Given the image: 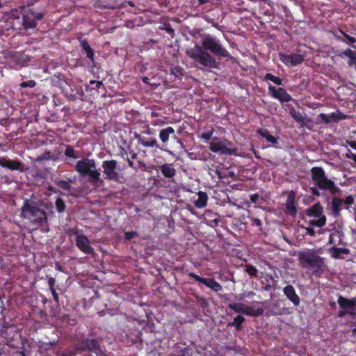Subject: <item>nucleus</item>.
<instances>
[{
  "label": "nucleus",
  "instance_id": "37998d69",
  "mask_svg": "<svg viewBox=\"0 0 356 356\" xmlns=\"http://www.w3.org/2000/svg\"><path fill=\"white\" fill-rule=\"evenodd\" d=\"M84 95V92L82 90H80V91H77L76 94H68L66 95L67 98L70 101H75L78 98L82 99V97Z\"/></svg>",
  "mask_w": 356,
  "mask_h": 356
},
{
  "label": "nucleus",
  "instance_id": "a18cd8bd",
  "mask_svg": "<svg viewBox=\"0 0 356 356\" xmlns=\"http://www.w3.org/2000/svg\"><path fill=\"white\" fill-rule=\"evenodd\" d=\"M56 356H75L73 351H67L63 350H54Z\"/></svg>",
  "mask_w": 356,
  "mask_h": 356
},
{
  "label": "nucleus",
  "instance_id": "774afa93",
  "mask_svg": "<svg viewBox=\"0 0 356 356\" xmlns=\"http://www.w3.org/2000/svg\"><path fill=\"white\" fill-rule=\"evenodd\" d=\"M348 145L354 149L356 150V141L353 140V141H350V142H348Z\"/></svg>",
  "mask_w": 356,
  "mask_h": 356
},
{
  "label": "nucleus",
  "instance_id": "9d476101",
  "mask_svg": "<svg viewBox=\"0 0 356 356\" xmlns=\"http://www.w3.org/2000/svg\"><path fill=\"white\" fill-rule=\"evenodd\" d=\"M347 118V115L342 112L338 111L337 112H332L329 114L321 113L318 115L316 118L317 124L324 123L325 124H329L330 123H337L341 120Z\"/></svg>",
  "mask_w": 356,
  "mask_h": 356
},
{
  "label": "nucleus",
  "instance_id": "bb28decb",
  "mask_svg": "<svg viewBox=\"0 0 356 356\" xmlns=\"http://www.w3.org/2000/svg\"><path fill=\"white\" fill-rule=\"evenodd\" d=\"M257 134L261 136L262 138H264L268 142L271 144H277L278 141V138L275 137L270 134L269 131L267 129L260 128L257 131Z\"/></svg>",
  "mask_w": 356,
  "mask_h": 356
},
{
  "label": "nucleus",
  "instance_id": "13d9d810",
  "mask_svg": "<svg viewBox=\"0 0 356 356\" xmlns=\"http://www.w3.org/2000/svg\"><path fill=\"white\" fill-rule=\"evenodd\" d=\"M164 29L166 31V32L170 34L172 37L173 36V35L175 34V30L173 29V28L171 26L170 24H165V28Z\"/></svg>",
  "mask_w": 356,
  "mask_h": 356
},
{
  "label": "nucleus",
  "instance_id": "6ab92c4d",
  "mask_svg": "<svg viewBox=\"0 0 356 356\" xmlns=\"http://www.w3.org/2000/svg\"><path fill=\"white\" fill-rule=\"evenodd\" d=\"M159 170L162 175L169 180L174 179L177 170L174 168L172 163H165L159 166Z\"/></svg>",
  "mask_w": 356,
  "mask_h": 356
},
{
  "label": "nucleus",
  "instance_id": "4468645a",
  "mask_svg": "<svg viewBox=\"0 0 356 356\" xmlns=\"http://www.w3.org/2000/svg\"><path fill=\"white\" fill-rule=\"evenodd\" d=\"M268 92L272 97L280 100L281 102H288L292 100L291 95L282 88H276L275 86L269 85Z\"/></svg>",
  "mask_w": 356,
  "mask_h": 356
},
{
  "label": "nucleus",
  "instance_id": "2f4dec72",
  "mask_svg": "<svg viewBox=\"0 0 356 356\" xmlns=\"http://www.w3.org/2000/svg\"><path fill=\"white\" fill-rule=\"evenodd\" d=\"M94 5L97 8L110 9H115L119 6V3L117 1H114L111 3L103 4L101 3V1H96Z\"/></svg>",
  "mask_w": 356,
  "mask_h": 356
},
{
  "label": "nucleus",
  "instance_id": "b1692460",
  "mask_svg": "<svg viewBox=\"0 0 356 356\" xmlns=\"http://www.w3.org/2000/svg\"><path fill=\"white\" fill-rule=\"evenodd\" d=\"M339 56L341 58L348 57L349 58L348 65L350 67H355L356 70V51L350 49H347L342 51Z\"/></svg>",
  "mask_w": 356,
  "mask_h": 356
},
{
  "label": "nucleus",
  "instance_id": "2eb2a0df",
  "mask_svg": "<svg viewBox=\"0 0 356 356\" xmlns=\"http://www.w3.org/2000/svg\"><path fill=\"white\" fill-rule=\"evenodd\" d=\"M279 56L280 60L288 66H296L301 64L305 60L304 56L298 54H292L289 55L280 54Z\"/></svg>",
  "mask_w": 356,
  "mask_h": 356
},
{
  "label": "nucleus",
  "instance_id": "a211bd4d",
  "mask_svg": "<svg viewBox=\"0 0 356 356\" xmlns=\"http://www.w3.org/2000/svg\"><path fill=\"white\" fill-rule=\"evenodd\" d=\"M283 293L295 306H298L300 305V297L296 293L295 289L292 285H286L283 289Z\"/></svg>",
  "mask_w": 356,
  "mask_h": 356
},
{
  "label": "nucleus",
  "instance_id": "6e6552de",
  "mask_svg": "<svg viewBox=\"0 0 356 356\" xmlns=\"http://www.w3.org/2000/svg\"><path fill=\"white\" fill-rule=\"evenodd\" d=\"M232 143L227 140H221L218 137H213L209 143V149L213 153H220L223 155H235L236 148H231Z\"/></svg>",
  "mask_w": 356,
  "mask_h": 356
},
{
  "label": "nucleus",
  "instance_id": "cd10ccee",
  "mask_svg": "<svg viewBox=\"0 0 356 356\" xmlns=\"http://www.w3.org/2000/svg\"><path fill=\"white\" fill-rule=\"evenodd\" d=\"M174 133L175 129L172 127H168L160 131L159 138L163 143H165L168 141L170 135L173 134Z\"/></svg>",
  "mask_w": 356,
  "mask_h": 356
},
{
  "label": "nucleus",
  "instance_id": "72a5a7b5",
  "mask_svg": "<svg viewBox=\"0 0 356 356\" xmlns=\"http://www.w3.org/2000/svg\"><path fill=\"white\" fill-rule=\"evenodd\" d=\"M170 73L173 76H175V78L178 79H181L182 76L184 75L183 69L178 67V66H172L170 67Z\"/></svg>",
  "mask_w": 356,
  "mask_h": 356
},
{
  "label": "nucleus",
  "instance_id": "09e8293b",
  "mask_svg": "<svg viewBox=\"0 0 356 356\" xmlns=\"http://www.w3.org/2000/svg\"><path fill=\"white\" fill-rule=\"evenodd\" d=\"M346 314L350 315V316L355 317L356 316L355 312L346 311V309H342L338 312V316L342 318L345 316Z\"/></svg>",
  "mask_w": 356,
  "mask_h": 356
},
{
  "label": "nucleus",
  "instance_id": "0eeeda50",
  "mask_svg": "<svg viewBox=\"0 0 356 356\" xmlns=\"http://www.w3.org/2000/svg\"><path fill=\"white\" fill-rule=\"evenodd\" d=\"M102 167L105 179L118 184H123L124 176L120 173V168L116 160H104L102 161Z\"/></svg>",
  "mask_w": 356,
  "mask_h": 356
},
{
  "label": "nucleus",
  "instance_id": "aec40b11",
  "mask_svg": "<svg viewBox=\"0 0 356 356\" xmlns=\"http://www.w3.org/2000/svg\"><path fill=\"white\" fill-rule=\"evenodd\" d=\"M343 204V200L337 196H334L330 202V208L332 215L338 218L341 215V207Z\"/></svg>",
  "mask_w": 356,
  "mask_h": 356
},
{
  "label": "nucleus",
  "instance_id": "f704fd0d",
  "mask_svg": "<svg viewBox=\"0 0 356 356\" xmlns=\"http://www.w3.org/2000/svg\"><path fill=\"white\" fill-rule=\"evenodd\" d=\"M64 154L65 156L72 158L73 159H76L79 158V156L76 154L74 147L72 145H66Z\"/></svg>",
  "mask_w": 356,
  "mask_h": 356
},
{
  "label": "nucleus",
  "instance_id": "9b49d317",
  "mask_svg": "<svg viewBox=\"0 0 356 356\" xmlns=\"http://www.w3.org/2000/svg\"><path fill=\"white\" fill-rule=\"evenodd\" d=\"M74 234L76 235V245L82 252L86 254L93 253L94 249L91 246L90 241L86 235L79 234L77 231H76Z\"/></svg>",
  "mask_w": 356,
  "mask_h": 356
},
{
  "label": "nucleus",
  "instance_id": "7c9ffc66",
  "mask_svg": "<svg viewBox=\"0 0 356 356\" xmlns=\"http://www.w3.org/2000/svg\"><path fill=\"white\" fill-rule=\"evenodd\" d=\"M331 250L332 251V257L334 259L339 258L341 254H348L350 252V250L347 248H337L335 246L332 247Z\"/></svg>",
  "mask_w": 356,
  "mask_h": 356
},
{
  "label": "nucleus",
  "instance_id": "f257e3e1",
  "mask_svg": "<svg viewBox=\"0 0 356 356\" xmlns=\"http://www.w3.org/2000/svg\"><path fill=\"white\" fill-rule=\"evenodd\" d=\"M208 51L217 56L224 58L230 56L229 51L220 44V41L210 35L202 40V47L196 44L193 49L187 51V54L194 61L204 67L217 68L218 63L216 59Z\"/></svg>",
  "mask_w": 356,
  "mask_h": 356
},
{
  "label": "nucleus",
  "instance_id": "6e6d98bb",
  "mask_svg": "<svg viewBox=\"0 0 356 356\" xmlns=\"http://www.w3.org/2000/svg\"><path fill=\"white\" fill-rule=\"evenodd\" d=\"M251 222H252L251 225L252 226L256 225L257 227H258L259 228V229H261V221L260 219L252 218H251Z\"/></svg>",
  "mask_w": 356,
  "mask_h": 356
},
{
  "label": "nucleus",
  "instance_id": "a19ab883",
  "mask_svg": "<svg viewBox=\"0 0 356 356\" xmlns=\"http://www.w3.org/2000/svg\"><path fill=\"white\" fill-rule=\"evenodd\" d=\"M245 272L251 276L258 277V270L256 267L252 265H247Z\"/></svg>",
  "mask_w": 356,
  "mask_h": 356
},
{
  "label": "nucleus",
  "instance_id": "338daca9",
  "mask_svg": "<svg viewBox=\"0 0 356 356\" xmlns=\"http://www.w3.org/2000/svg\"><path fill=\"white\" fill-rule=\"evenodd\" d=\"M216 172L218 175V177L221 179L227 177V175L223 172L216 170Z\"/></svg>",
  "mask_w": 356,
  "mask_h": 356
},
{
  "label": "nucleus",
  "instance_id": "603ef678",
  "mask_svg": "<svg viewBox=\"0 0 356 356\" xmlns=\"http://www.w3.org/2000/svg\"><path fill=\"white\" fill-rule=\"evenodd\" d=\"M90 85H93V84L95 85V87L91 88V90H97L98 88H101L104 85L103 82L102 81H95V80L90 81Z\"/></svg>",
  "mask_w": 356,
  "mask_h": 356
},
{
  "label": "nucleus",
  "instance_id": "ddd939ff",
  "mask_svg": "<svg viewBox=\"0 0 356 356\" xmlns=\"http://www.w3.org/2000/svg\"><path fill=\"white\" fill-rule=\"evenodd\" d=\"M76 341L85 343L87 350L92 352L96 355H99L102 352L99 341L95 339L86 337L83 334H81L76 337Z\"/></svg>",
  "mask_w": 356,
  "mask_h": 356
},
{
  "label": "nucleus",
  "instance_id": "39448f33",
  "mask_svg": "<svg viewBox=\"0 0 356 356\" xmlns=\"http://www.w3.org/2000/svg\"><path fill=\"white\" fill-rule=\"evenodd\" d=\"M74 170L81 175L88 177L89 181L94 185L101 186L104 184L99 170L97 168L96 161L93 159L86 157L78 161Z\"/></svg>",
  "mask_w": 356,
  "mask_h": 356
},
{
  "label": "nucleus",
  "instance_id": "20e7f679",
  "mask_svg": "<svg viewBox=\"0 0 356 356\" xmlns=\"http://www.w3.org/2000/svg\"><path fill=\"white\" fill-rule=\"evenodd\" d=\"M45 207L35 201L26 200L22 208L21 216L31 223L43 226L47 224V215Z\"/></svg>",
  "mask_w": 356,
  "mask_h": 356
},
{
  "label": "nucleus",
  "instance_id": "5fc2aeb1",
  "mask_svg": "<svg viewBox=\"0 0 356 356\" xmlns=\"http://www.w3.org/2000/svg\"><path fill=\"white\" fill-rule=\"evenodd\" d=\"M56 343V341H50L49 343H44L41 348H43L44 350H49L51 347L55 346Z\"/></svg>",
  "mask_w": 356,
  "mask_h": 356
},
{
  "label": "nucleus",
  "instance_id": "0e129e2a",
  "mask_svg": "<svg viewBox=\"0 0 356 356\" xmlns=\"http://www.w3.org/2000/svg\"><path fill=\"white\" fill-rule=\"evenodd\" d=\"M50 291L51 292V294L53 296V298H54V301L58 303L59 301V298H58V294L56 291V289H50Z\"/></svg>",
  "mask_w": 356,
  "mask_h": 356
},
{
  "label": "nucleus",
  "instance_id": "473e14b6",
  "mask_svg": "<svg viewBox=\"0 0 356 356\" xmlns=\"http://www.w3.org/2000/svg\"><path fill=\"white\" fill-rule=\"evenodd\" d=\"M264 81H271L274 83H275L276 85H278V86L282 85V79H280V77L274 76L273 74H272L270 73L266 74L264 77Z\"/></svg>",
  "mask_w": 356,
  "mask_h": 356
},
{
  "label": "nucleus",
  "instance_id": "e2e57ef3",
  "mask_svg": "<svg viewBox=\"0 0 356 356\" xmlns=\"http://www.w3.org/2000/svg\"><path fill=\"white\" fill-rule=\"evenodd\" d=\"M306 234L309 235L310 236H316V232L313 228L311 227H307L306 228Z\"/></svg>",
  "mask_w": 356,
  "mask_h": 356
},
{
  "label": "nucleus",
  "instance_id": "1a4fd4ad",
  "mask_svg": "<svg viewBox=\"0 0 356 356\" xmlns=\"http://www.w3.org/2000/svg\"><path fill=\"white\" fill-rule=\"evenodd\" d=\"M188 275L189 277L193 278L196 282H199V284H202L216 293L222 291V285L219 282H216L213 278L202 277L194 273H189Z\"/></svg>",
  "mask_w": 356,
  "mask_h": 356
},
{
  "label": "nucleus",
  "instance_id": "49530a36",
  "mask_svg": "<svg viewBox=\"0 0 356 356\" xmlns=\"http://www.w3.org/2000/svg\"><path fill=\"white\" fill-rule=\"evenodd\" d=\"M36 85V83L34 80H29L27 81H23L19 84V86L22 88H34Z\"/></svg>",
  "mask_w": 356,
  "mask_h": 356
},
{
  "label": "nucleus",
  "instance_id": "4be33fe9",
  "mask_svg": "<svg viewBox=\"0 0 356 356\" xmlns=\"http://www.w3.org/2000/svg\"><path fill=\"white\" fill-rule=\"evenodd\" d=\"M323 209L319 202L305 210L307 216L314 218H321L323 216Z\"/></svg>",
  "mask_w": 356,
  "mask_h": 356
},
{
  "label": "nucleus",
  "instance_id": "864d4df0",
  "mask_svg": "<svg viewBox=\"0 0 356 356\" xmlns=\"http://www.w3.org/2000/svg\"><path fill=\"white\" fill-rule=\"evenodd\" d=\"M354 202V198L352 195H348L346 197L345 200H343V204L347 205V208H348L349 206L352 205Z\"/></svg>",
  "mask_w": 356,
  "mask_h": 356
},
{
  "label": "nucleus",
  "instance_id": "c756f323",
  "mask_svg": "<svg viewBox=\"0 0 356 356\" xmlns=\"http://www.w3.org/2000/svg\"><path fill=\"white\" fill-rule=\"evenodd\" d=\"M140 144L145 147H159L156 139L152 137L147 138L143 136Z\"/></svg>",
  "mask_w": 356,
  "mask_h": 356
},
{
  "label": "nucleus",
  "instance_id": "f03ea898",
  "mask_svg": "<svg viewBox=\"0 0 356 356\" xmlns=\"http://www.w3.org/2000/svg\"><path fill=\"white\" fill-rule=\"evenodd\" d=\"M299 265L310 270L316 277H321L326 269L325 259L321 257L314 249H307L298 253Z\"/></svg>",
  "mask_w": 356,
  "mask_h": 356
},
{
  "label": "nucleus",
  "instance_id": "c9c22d12",
  "mask_svg": "<svg viewBox=\"0 0 356 356\" xmlns=\"http://www.w3.org/2000/svg\"><path fill=\"white\" fill-rule=\"evenodd\" d=\"M326 223V217L325 216H323L321 218L316 220H311L309 221V224L312 226H316L318 227H321L324 226Z\"/></svg>",
  "mask_w": 356,
  "mask_h": 356
},
{
  "label": "nucleus",
  "instance_id": "423d86ee",
  "mask_svg": "<svg viewBox=\"0 0 356 356\" xmlns=\"http://www.w3.org/2000/svg\"><path fill=\"white\" fill-rule=\"evenodd\" d=\"M22 25L25 30L35 29L37 22L42 20L45 14L46 10L44 8L34 6L33 4H28L22 8Z\"/></svg>",
  "mask_w": 356,
  "mask_h": 356
},
{
  "label": "nucleus",
  "instance_id": "c03bdc74",
  "mask_svg": "<svg viewBox=\"0 0 356 356\" xmlns=\"http://www.w3.org/2000/svg\"><path fill=\"white\" fill-rule=\"evenodd\" d=\"M214 129L211 128L210 130H207L203 131L201 134L200 138L204 140H209L211 138L212 139V135L213 134Z\"/></svg>",
  "mask_w": 356,
  "mask_h": 356
},
{
  "label": "nucleus",
  "instance_id": "bf43d9fd",
  "mask_svg": "<svg viewBox=\"0 0 356 356\" xmlns=\"http://www.w3.org/2000/svg\"><path fill=\"white\" fill-rule=\"evenodd\" d=\"M345 156L347 159H353V161L356 159V154L353 153L349 149H347Z\"/></svg>",
  "mask_w": 356,
  "mask_h": 356
},
{
  "label": "nucleus",
  "instance_id": "7ed1b4c3",
  "mask_svg": "<svg viewBox=\"0 0 356 356\" xmlns=\"http://www.w3.org/2000/svg\"><path fill=\"white\" fill-rule=\"evenodd\" d=\"M312 181L316 186L310 188L311 193L316 197L321 195L320 190L328 191L331 195L339 194L341 192V188L335 184V182L329 179L322 167L315 166L310 170Z\"/></svg>",
  "mask_w": 356,
  "mask_h": 356
},
{
  "label": "nucleus",
  "instance_id": "69168bd1",
  "mask_svg": "<svg viewBox=\"0 0 356 356\" xmlns=\"http://www.w3.org/2000/svg\"><path fill=\"white\" fill-rule=\"evenodd\" d=\"M134 137L135 139H136L138 140V143L140 144L143 136H142L138 132L135 131L134 133Z\"/></svg>",
  "mask_w": 356,
  "mask_h": 356
},
{
  "label": "nucleus",
  "instance_id": "4c0bfd02",
  "mask_svg": "<svg viewBox=\"0 0 356 356\" xmlns=\"http://www.w3.org/2000/svg\"><path fill=\"white\" fill-rule=\"evenodd\" d=\"M205 216L207 217H212L213 216H215L214 218L210 220L209 225L212 227L218 225L220 220L218 217L217 213H213L211 211H207L205 212Z\"/></svg>",
  "mask_w": 356,
  "mask_h": 356
},
{
  "label": "nucleus",
  "instance_id": "ea45409f",
  "mask_svg": "<svg viewBox=\"0 0 356 356\" xmlns=\"http://www.w3.org/2000/svg\"><path fill=\"white\" fill-rule=\"evenodd\" d=\"M55 183L58 187H60V188H62L65 191H69L71 189L70 184L65 180L59 179V180L56 181Z\"/></svg>",
  "mask_w": 356,
  "mask_h": 356
},
{
  "label": "nucleus",
  "instance_id": "a878e982",
  "mask_svg": "<svg viewBox=\"0 0 356 356\" xmlns=\"http://www.w3.org/2000/svg\"><path fill=\"white\" fill-rule=\"evenodd\" d=\"M197 199L194 201V205L198 209L204 208L207 206L209 199L207 193L200 191L197 193Z\"/></svg>",
  "mask_w": 356,
  "mask_h": 356
},
{
  "label": "nucleus",
  "instance_id": "052dcab7",
  "mask_svg": "<svg viewBox=\"0 0 356 356\" xmlns=\"http://www.w3.org/2000/svg\"><path fill=\"white\" fill-rule=\"evenodd\" d=\"M55 283H56V280L54 277H51L48 279V284H49V289H55L54 288Z\"/></svg>",
  "mask_w": 356,
  "mask_h": 356
},
{
  "label": "nucleus",
  "instance_id": "de8ad7c7",
  "mask_svg": "<svg viewBox=\"0 0 356 356\" xmlns=\"http://www.w3.org/2000/svg\"><path fill=\"white\" fill-rule=\"evenodd\" d=\"M260 200H262V199L259 197L258 193H254L250 195V200L251 203L260 204L262 202Z\"/></svg>",
  "mask_w": 356,
  "mask_h": 356
},
{
  "label": "nucleus",
  "instance_id": "c85d7f7f",
  "mask_svg": "<svg viewBox=\"0 0 356 356\" xmlns=\"http://www.w3.org/2000/svg\"><path fill=\"white\" fill-rule=\"evenodd\" d=\"M245 318L241 316L238 315L236 317L234 318V321L232 322H229L227 323L228 327H235L236 331H240L242 328V323L245 321Z\"/></svg>",
  "mask_w": 356,
  "mask_h": 356
},
{
  "label": "nucleus",
  "instance_id": "f8f14e48",
  "mask_svg": "<svg viewBox=\"0 0 356 356\" xmlns=\"http://www.w3.org/2000/svg\"><path fill=\"white\" fill-rule=\"evenodd\" d=\"M0 166L12 171L24 172L26 170L24 163L19 160L10 159L7 156L0 157Z\"/></svg>",
  "mask_w": 356,
  "mask_h": 356
},
{
  "label": "nucleus",
  "instance_id": "58836bf2",
  "mask_svg": "<svg viewBox=\"0 0 356 356\" xmlns=\"http://www.w3.org/2000/svg\"><path fill=\"white\" fill-rule=\"evenodd\" d=\"M190 349L188 348H181L177 346V344H175L174 347V352L176 353L177 356H188L189 355Z\"/></svg>",
  "mask_w": 356,
  "mask_h": 356
},
{
  "label": "nucleus",
  "instance_id": "680f3d73",
  "mask_svg": "<svg viewBox=\"0 0 356 356\" xmlns=\"http://www.w3.org/2000/svg\"><path fill=\"white\" fill-rule=\"evenodd\" d=\"M80 43L83 50H86V49L90 47L86 40H80Z\"/></svg>",
  "mask_w": 356,
  "mask_h": 356
},
{
  "label": "nucleus",
  "instance_id": "e433bc0d",
  "mask_svg": "<svg viewBox=\"0 0 356 356\" xmlns=\"http://www.w3.org/2000/svg\"><path fill=\"white\" fill-rule=\"evenodd\" d=\"M55 206L56 211L58 213H63L66 209V204L65 201L61 197H58L55 202Z\"/></svg>",
  "mask_w": 356,
  "mask_h": 356
},
{
  "label": "nucleus",
  "instance_id": "79ce46f5",
  "mask_svg": "<svg viewBox=\"0 0 356 356\" xmlns=\"http://www.w3.org/2000/svg\"><path fill=\"white\" fill-rule=\"evenodd\" d=\"M87 350V348L85 346V343H78L74 345L73 353L75 354V355L78 353H81L82 352H84Z\"/></svg>",
  "mask_w": 356,
  "mask_h": 356
},
{
  "label": "nucleus",
  "instance_id": "3c124183",
  "mask_svg": "<svg viewBox=\"0 0 356 356\" xmlns=\"http://www.w3.org/2000/svg\"><path fill=\"white\" fill-rule=\"evenodd\" d=\"M138 236V232L136 231L124 232V238L128 241L131 240L132 238H134Z\"/></svg>",
  "mask_w": 356,
  "mask_h": 356
},
{
  "label": "nucleus",
  "instance_id": "f3484780",
  "mask_svg": "<svg viewBox=\"0 0 356 356\" xmlns=\"http://www.w3.org/2000/svg\"><path fill=\"white\" fill-rule=\"evenodd\" d=\"M337 302L339 307L342 309L351 312H355V310H356V297L348 299L344 298L341 295H339Z\"/></svg>",
  "mask_w": 356,
  "mask_h": 356
},
{
  "label": "nucleus",
  "instance_id": "4d7b16f0",
  "mask_svg": "<svg viewBox=\"0 0 356 356\" xmlns=\"http://www.w3.org/2000/svg\"><path fill=\"white\" fill-rule=\"evenodd\" d=\"M341 33L348 40V41L350 43H355L356 42L355 38L348 35L344 31L340 30Z\"/></svg>",
  "mask_w": 356,
  "mask_h": 356
},
{
  "label": "nucleus",
  "instance_id": "412c9836",
  "mask_svg": "<svg viewBox=\"0 0 356 356\" xmlns=\"http://www.w3.org/2000/svg\"><path fill=\"white\" fill-rule=\"evenodd\" d=\"M295 202H296V195H295V193L293 191H291L287 197V199H286V201L285 203V207H286V212L292 216H295L297 213L296 208L295 206Z\"/></svg>",
  "mask_w": 356,
  "mask_h": 356
},
{
  "label": "nucleus",
  "instance_id": "8fccbe9b",
  "mask_svg": "<svg viewBox=\"0 0 356 356\" xmlns=\"http://www.w3.org/2000/svg\"><path fill=\"white\" fill-rule=\"evenodd\" d=\"M87 56V57L89 58V60L94 63V51L93 49L90 47L86 50H83Z\"/></svg>",
  "mask_w": 356,
  "mask_h": 356
},
{
  "label": "nucleus",
  "instance_id": "dca6fc26",
  "mask_svg": "<svg viewBox=\"0 0 356 356\" xmlns=\"http://www.w3.org/2000/svg\"><path fill=\"white\" fill-rule=\"evenodd\" d=\"M30 60V57L21 51H15L10 57V63H13L19 67L26 65Z\"/></svg>",
  "mask_w": 356,
  "mask_h": 356
},
{
  "label": "nucleus",
  "instance_id": "5701e85b",
  "mask_svg": "<svg viewBox=\"0 0 356 356\" xmlns=\"http://www.w3.org/2000/svg\"><path fill=\"white\" fill-rule=\"evenodd\" d=\"M229 308L237 313L244 314L245 315H252L251 308L242 303H229Z\"/></svg>",
  "mask_w": 356,
  "mask_h": 356
},
{
  "label": "nucleus",
  "instance_id": "393cba45",
  "mask_svg": "<svg viewBox=\"0 0 356 356\" xmlns=\"http://www.w3.org/2000/svg\"><path fill=\"white\" fill-rule=\"evenodd\" d=\"M289 113L293 120L296 122L299 123L302 127H306L309 130H312V127L305 124L304 122L305 118L298 111H296L293 107H292L289 111Z\"/></svg>",
  "mask_w": 356,
  "mask_h": 356
}]
</instances>
